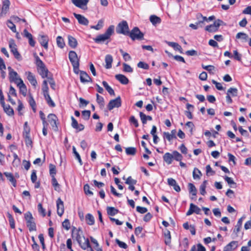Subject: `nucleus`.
Returning <instances> with one entry per match:
<instances>
[{"instance_id":"nucleus-1","label":"nucleus","mask_w":251,"mask_h":251,"mask_svg":"<svg viewBox=\"0 0 251 251\" xmlns=\"http://www.w3.org/2000/svg\"><path fill=\"white\" fill-rule=\"evenodd\" d=\"M115 26L113 25H110L106 30L105 32L100 35H98L93 40L97 44H103L106 43V44L110 41L111 36L114 33Z\"/></svg>"},{"instance_id":"nucleus-2","label":"nucleus","mask_w":251,"mask_h":251,"mask_svg":"<svg viewBox=\"0 0 251 251\" xmlns=\"http://www.w3.org/2000/svg\"><path fill=\"white\" fill-rule=\"evenodd\" d=\"M25 218L26 222V226L29 231L36 230V224L31 213L30 212H26L25 214Z\"/></svg>"},{"instance_id":"nucleus-3","label":"nucleus","mask_w":251,"mask_h":251,"mask_svg":"<svg viewBox=\"0 0 251 251\" xmlns=\"http://www.w3.org/2000/svg\"><path fill=\"white\" fill-rule=\"evenodd\" d=\"M128 25L126 21H122L119 23L116 28V32L118 34H122L127 35L129 33Z\"/></svg>"},{"instance_id":"nucleus-4","label":"nucleus","mask_w":251,"mask_h":251,"mask_svg":"<svg viewBox=\"0 0 251 251\" xmlns=\"http://www.w3.org/2000/svg\"><path fill=\"white\" fill-rule=\"evenodd\" d=\"M132 40H141L144 38V34L141 32L137 27H134L130 31H129L128 35Z\"/></svg>"},{"instance_id":"nucleus-5","label":"nucleus","mask_w":251,"mask_h":251,"mask_svg":"<svg viewBox=\"0 0 251 251\" xmlns=\"http://www.w3.org/2000/svg\"><path fill=\"white\" fill-rule=\"evenodd\" d=\"M0 103L2 106L4 111L8 116H11L14 115V113L13 108L9 105H5L4 100V96L1 90H0Z\"/></svg>"},{"instance_id":"nucleus-6","label":"nucleus","mask_w":251,"mask_h":251,"mask_svg":"<svg viewBox=\"0 0 251 251\" xmlns=\"http://www.w3.org/2000/svg\"><path fill=\"white\" fill-rule=\"evenodd\" d=\"M9 47L10 49V51L13 53L15 58L18 61L22 60V56L18 52L17 48V45L13 40L9 41Z\"/></svg>"},{"instance_id":"nucleus-7","label":"nucleus","mask_w":251,"mask_h":251,"mask_svg":"<svg viewBox=\"0 0 251 251\" xmlns=\"http://www.w3.org/2000/svg\"><path fill=\"white\" fill-rule=\"evenodd\" d=\"M8 70L9 71V81L11 82H13L17 84L18 82L22 80V79L18 75L17 73L14 71V70L11 67H8Z\"/></svg>"},{"instance_id":"nucleus-8","label":"nucleus","mask_w":251,"mask_h":251,"mask_svg":"<svg viewBox=\"0 0 251 251\" xmlns=\"http://www.w3.org/2000/svg\"><path fill=\"white\" fill-rule=\"evenodd\" d=\"M224 24V22L221 20H217L214 22L213 24L207 25L205 27V30L209 32H214L218 30L219 26Z\"/></svg>"},{"instance_id":"nucleus-9","label":"nucleus","mask_w":251,"mask_h":251,"mask_svg":"<svg viewBox=\"0 0 251 251\" xmlns=\"http://www.w3.org/2000/svg\"><path fill=\"white\" fill-rule=\"evenodd\" d=\"M69 58L73 66L75 68H77L78 66H79L78 58L76 53L73 50H71L69 53Z\"/></svg>"},{"instance_id":"nucleus-10","label":"nucleus","mask_w":251,"mask_h":251,"mask_svg":"<svg viewBox=\"0 0 251 251\" xmlns=\"http://www.w3.org/2000/svg\"><path fill=\"white\" fill-rule=\"evenodd\" d=\"M122 101L120 96L116 98L115 99L112 100L109 102L107 108L109 110H111L114 108H118L121 106Z\"/></svg>"},{"instance_id":"nucleus-11","label":"nucleus","mask_w":251,"mask_h":251,"mask_svg":"<svg viewBox=\"0 0 251 251\" xmlns=\"http://www.w3.org/2000/svg\"><path fill=\"white\" fill-rule=\"evenodd\" d=\"M89 0H72V3L76 7L83 10L87 9V3Z\"/></svg>"},{"instance_id":"nucleus-12","label":"nucleus","mask_w":251,"mask_h":251,"mask_svg":"<svg viewBox=\"0 0 251 251\" xmlns=\"http://www.w3.org/2000/svg\"><path fill=\"white\" fill-rule=\"evenodd\" d=\"M38 40L41 45L45 49L47 50L48 48V42L49 40L48 36L43 34H40L38 35Z\"/></svg>"},{"instance_id":"nucleus-13","label":"nucleus","mask_w":251,"mask_h":251,"mask_svg":"<svg viewBox=\"0 0 251 251\" xmlns=\"http://www.w3.org/2000/svg\"><path fill=\"white\" fill-rule=\"evenodd\" d=\"M49 122L52 126V128L54 131H57L58 127L56 124V121H57V117L55 114H50L48 116Z\"/></svg>"},{"instance_id":"nucleus-14","label":"nucleus","mask_w":251,"mask_h":251,"mask_svg":"<svg viewBox=\"0 0 251 251\" xmlns=\"http://www.w3.org/2000/svg\"><path fill=\"white\" fill-rule=\"evenodd\" d=\"M74 16L77 20L79 24L84 25H88L89 21L84 16L75 13H74Z\"/></svg>"},{"instance_id":"nucleus-15","label":"nucleus","mask_w":251,"mask_h":251,"mask_svg":"<svg viewBox=\"0 0 251 251\" xmlns=\"http://www.w3.org/2000/svg\"><path fill=\"white\" fill-rule=\"evenodd\" d=\"M176 129L172 130L170 133L164 132L163 133V138L170 142L174 139H176Z\"/></svg>"},{"instance_id":"nucleus-16","label":"nucleus","mask_w":251,"mask_h":251,"mask_svg":"<svg viewBox=\"0 0 251 251\" xmlns=\"http://www.w3.org/2000/svg\"><path fill=\"white\" fill-rule=\"evenodd\" d=\"M238 247V241H232L224 247L223 251H232L235 250Z\"/></svg>"},{"instance_id":"nucleus-17","label":"nucleus","mask_w":251,"mask_h":251,"mask_svg":"<svg viewBox=\"0 0 251 251\" xmlns=\"http://www.w3.org/2000/svg\"><path fill=\"white\" fill-rule=\"evenodd\" d=\"M56 206L57 214L59 216H61L64 213V208L63 202L60 198H58L56 201Z\"/></svg>"},{"instance_id":"nucleus-18","label":"nucleus","mask_w":251,"mask_h":251,"mask_svg":"<svg viewBox=\"0 0 251 251\" xmlns=\"http://www.w3.org/2000/svg\"><path fill=\"white\" fill-rule=\"evenodd\" d=\"M25 74L27 76V79L29 81L30 84L35 87L37 84V82L35 77V76L30 72H26Z\"/></svg>"},{"instance_id":"nucleus-19","label":"nucleus","mask_w":251,"mask_h":251,"mask_svg":"<svg viewBox=\"0 0 251 251\" xmlns=\"http://www.w3.org/2000/svg\"><path fill=\"white\" fill-rule=\"evenodd\" d=\"M168 183L170 186H173L174 189L177 192L180 191V188L176 183L175 179L172 178H169L167 179Z\"/></svg>"},{"instance_id":"nucleus-20","label":"nucleus","mask_w":251,"mask_h":251,"mask_svg":"<svg viewBox=\"0 0 251 251\" xmlns=\"http://www.w3.org/2000/svg\"><path fill=\"white\" fill-rule=\"evenodd\" d=\"M188 186L189 192L192 195V197H190L191 199H196V196L197 192L196 187L193 183H189Z\"/></svg>"},{"instance_id":"nucleus-21","label":"nucleus","mask_w":251,"mask_h":251,"mask_svg":"<svg viewBox=\"0 0 251 251\" xmlns=\"http://www.w3.org/2000/svg\"><path fill=\"white\" fill-rule=\"evenodd\" d=\"M164 236V242L167 246H170L171 243V235L170 231L168 229H165L163 231Z\"/></svg>"},{"instance_id":"nucleus-22","label":"nucleus","mask_w":251,"mask_h":251,"mask_svg":"<svg viewBox=\"0 0 251 251\" xmlns=\"http://www.w3.org/2000/svg\"><path fill=\"white\" fill-rule=\"evenodd\" d=\"M17 86L20 89V92L24 96H25L27 93V89L25 85L24 84L23 80L17 84Z\"/></svg>"},{"instance_id":"nucleus-23","label":"nucleus","mask_w":251,"mask_h":251,"mask_svg":"<svg viewBox=\"0 0 251 251\" xmlns=\"http://www.w3.org/2000/svg\"><path fill=\"white\" fill-rule=\"evenodd\" d=\"M80 79L81 82L83 83H86L91 81L90 77L86 72L83 71L80 72Z\"/></svg>"},{"instance_id":"nucleus-24","label":"nucleus","mask_w":251,"mask_h":251,"mask_svg":"<svg viewBox=\"0 0 251 251\" xmlns=\"http://www.w3.org/2000/svg\"><path fill=\"white\" fill-rule=\"evenodd\" d=\"M4 175L7 178L9 181L12 183L14 187H16L17 185V181L16 179L14 178L13 174L11 173L5 172Z\"/></svg>"},{"instance_id":"nucleus-25","label":"nucleus","mask_w":251,"mask_h":251,"mask_svg":"<svg viewBox=\"0 0 251 251\" xmlns=\"http://www.w3.org/2000/svg\"><path fill=\"white\" fill-rule=\"evenodd\" d=\"M113 62V57L110 54H107L105 57V62L106 63L105 67L106 69H109L112 67V63Z\"/></svg>"},{"instance_id":"nucleus-26","label":"nucleus","mask_w":251,"mask_h":251,"mask_svg":"<svg viewBox=\"0 0 251 251\" xmlns=\"http://www.w3.org/2000/svg\"><path fill=\"white\" fill-rule=\"evenodd\" d=\"M115 78L123 84H127L128 83V78L123 75L118 74L115 75Z\"/></svg>"},{"instance_id":"nucleus-27","label":"nucleus","mask_w":251,"mask_h":251,"mask_svg":"<svg viewBox=\"0 0 251 251\" xmlns=\"http://www.w3.org/2000/svg\"><path fill=\"white\" fill-rule=\"evenodd\" d=\"M10 4V2L9 0H4L2 1V7L1 14H5L7 12L9 9Z\"/></svg>"},{"instance_id":"nucleus-28","label":"nucleus","mask_w":251,"mask_h":251,"mask_svg":"<svg viewBox=\"0 0 251 251\" xmlns=\"http://www.w3.org/2000/svg\"><path fill=\"white\" fill-rule=\"evenodd\" d=\"M243 219L244 218L242 217L238 220L237 224L235 226V228L233 230V232L236 234L237 236H238V233L240 231V229L242 227Z\"/></svg>"},{"instance_id":"nucleus-29","label":"nucleus","mask_w":251,"mask_h":251,"mask_svg":"<svg viewBox=\"0 0 251 251\" xmlns=\"http://www.w3.org/2000/svg\"><path fill=\"white\" fill-rule=\"evenodd\" d=\"M68 44L73 49H75L77 45V42L76 40L71 35L68 36Z\"/></svg>"},{"instance_id":"nucleus-30","label":"nucleus","mask_w":251,"mask_h":251,"mask_svg":"<svg viewBox=\"0 0 251 251\" xmlns=\"http://www.w3.org/2000/svg\"><path fill=\"white\" fill-rule=\"evenodd\" d=\"M163 160L168 165L171 164L172 163L173 155V153L171 154L169 152H166L165 153L163 157Z\"/></svg>"},{"instance_id":"nucleus-31","label":"nucleus","mask_w":251,"mask_h":251,"mask_svg":"<svg viewBox=\"0 0 251 251\" xmlns=\"http://www.w3.org/2000/svg\"><path fill=\"white\" fill-rule=\"evenodd\" d=\"M166 43L170 47L173 48L175 50H178L180 53L182 52V48L177 43L172 42L166 41Z\"/></svg>"},{"instance_id":"nucleus-32","label":"nucleus","mask_w":251,"mask_h":251,"mask_svg":"<svg viewBox=\"0 0 251 251\" xmlns=\"http://www.w3.org/2000/svg\"><path fill=\"white\" fill-rule=\"evenodd\" d=\"M85 220L87 224L89 225H93L95 223V219L93 216L88 213L85 216Z\"/></svg>"},{"instance_id":"nucleus-33","label":"nucleus","mask_w":251,"mask_h":251,"mask_svg":"<svg viewBox=\"0 0 251 251\" xmlns=\"http://www.w3.org/2000/svg\"><path fill=\"white\" fill-rule=\"evenodd\" d=\"M150 20L154 25L160 24L161 22V19L155 15H151L150 17Z\"/></svg>"},{"instance_id":"nucleus-34","label":"nucleus","mask_w":251,"mask_h":251,"mask_svg":"<svg viewBox=\"0 0 251 251\" xmlns=\"http://www.w3.org/2000/svg\"><path fill=\"white\" fill-rule=\"evenodd\" d=\"M102 85L110 95H115V92L114 90L108 85L107 82L103 81Z\"/></svg>"},{"instance_id":"nucleus-35","label":"nucleus","mask_w":251,"mask_h":251,"mask_svg":"<svg viewBox=\"0 0 251 251\" xmlns=\"http://www.w3.org/2000/svg\"><path fill=\"white\" fill-rule=\"evenodd\" d=\"M44 96V97L45 98V100H46L48 104L51 107H55V103L51 100L49 94H45Z\"/></svg>"},{"instance_id":"nucleus-36","label":"nucleus","mask_w":251,"mask_h":251,"mask_svg":"<svg viewBox=\"0 0 251 251\" xmlns=\"http://www.w3.org/2000/svg\"><path fill=\"white\" fill-rule=\"evenodd\" d=\"M140 117L141 120V121L143 124H145L147 123V120L151 121L152 120V117L150 116H146L143 112H140Z\"/></svg>"},{"instance_id":"nucleus-37","label":"nucleus","mask_w":251,"mask_h":251,"mask_svg":"<svg viewBox=\"0 0 251 251\" xmlns=\"http://www.w3.org/2000/svg\"><path fill=\"white\" fill-rule=\"evenodd\" d=\"M202 174L201 172L197 168H195L193 172V177L194 179H200Z\"/></svg>"},{"instance_id":"nucleus-38","label":"nucleus","mask_w":251,"mask_h":251,"mask_svg":"<svg viewBox=\"0 0 251 251\" xmlns=\"http://www.w3.org/2000/svg\"><path fill=\"white\" fill-rule=\"evenodd\" d=\"M39 72L42 77L44 78L48 77V70L46 68V66L39 68Z\"/></svg>"},{"instance_id":"nucleus-39","label":"nucleus","mask_w":251,"mask_h":251,"mask_svg":"<svg viewBox=\"0 0 251 251\" xmlns=\"http://www.w3.org/2000/svg\"><path fill=\"white\" fill-rule=\"evenodd\" d=\"M107 212L108 215L114 216L118 212V210L113 207H108L107 208Z\"/></svg>"},{"instance_id":"nucleus-40","label":"nucleus","mask_w":251,"mask_h":251,"mask_svg":"<svg viewBox=\"0 0 251 251\" xmlns=\"http://www.w3.org/2000/svg\"><path fill=\"white\" fill-rule=\"evenodd\" d=\"M173 159L177 161H180L183 158L182 155L177 151H173Z\"/></svg>"},{"instance_id":"nucleus-41","label":"nucleus","mask_w":251,"mask_h":251,"mask_svg":"<svg viewBox=\"0 0 251 251\" xmlns=\"http://www.w3.org/2000/svg\"><path fill=\"white\" fill-rule=\"evenodd\" d=\"M56 43L58 47L61 49H63L65 46L64 39L60 36L56 38Z\"/></svg>"},{"instance_id":"nucleus-42","label":"nucleus","mask_w":251,"mask_h":251,"mask_svg":"<svg viewBox=\"0 0 251 251\" xmlns=\"http://www.w3.org/2000/svg\"><path fill=\"white\" fill-rule=\"evenodd\" d=\"M207 183V180H204L201 185L200 187V191L201 195L204 196L206 194L205 188Z\"/></svg>"},{"instance_id":"nucleus-43","label":"nucleus","mask_w":251,"mask_h":251,"mask_svg":"<svg viewBox=\"0 0 251 251\" xmlns=\"http://www.w3.org/2000/svg\"><path fill=\"white\" fill-rule=\"evenodd\" d=\"M84 242H83L82 244L80 243V244H79L81 248L83 250H84L89 248H91L89 239L88 238H84Z\"/></svg>"},{"instance_id":"nucleus-44","label":"nucleus","mask_w":251,"mask_h":251,"mask_svg":"<svg viewBox=\"0 0 251 251\" xmlns=\"http://www.w3.org/2000/svg\"><path fill=\"white\" fill-rule=\"evenodd\" d=\"M136 152V149L134 147H128L126 149V152L127 155H134Z\"/></svg>"},{"instance_id":"nucleus-45","label":"nucleus","mask_w":251,"mask_h":251,"mask_svg":"<svg viewBox=\"0 0 251 251\" xmlns=\"http://www.w3.org/2000/svg\"><path fill=\"white\" fill-rule=\"evenodd\" d=\"M237 39H241L244 41H246L248 39V36L244 32H239L236 35Z\"/></svg>"},{"instance_id":"nucleus-46","label":"nucleus","mask_w":251,"mask_h":251,"mask_svg":"<svg viewBox=\"0 0 251 251\" xmlns=\"http://www.w3.org/2000/svg\"><path fill=\"white\" fill-rule=\"evenodd\" d=\"M6 25L14 33L16 32V28L15 25L13 24V22L11 20H9L7 21Z\"/></svg>"},{"instance_id":"nucleus-47","label":"nucleus","mask_w":251,"mask_h":251,"mask_svg":"<svg viewBox=\"0 0 251 251\" xmlns=\"http://www.w3.org/2000/svg\"><path fill=\"white\" fill-rule=\"evenodd\" d=\"M103 26V20L101 19L99 20L98 22V24L96 25L91 26V28L95 29L96 30H100V29Z\"/></svg>"},{"instance_id":"nucleus-48","label":"nucleus","mask_w":251,"mask_h":251,"mask_svg":"<svg viewBox=\"0 0 251 251\" xmlns=\"http://www.w3.org/2000/svg\"><path fill=\"white\" fill-rule=\"evenodd\" d=\"M120 52L122 54L123 58L125 61H128L131 59V57L130 56V55L128 53L124 52L122 49L120 50Z\"/></svg>"},{"instance_id":"nucleus-49","label":"nucleus","mask_w":251,"mask_h":251,"mask_svg":"<svg viewBox=\"0 0 251 251\" xmlns=\"http://www.w3.org/2000/svg\"><path fill=\"white\" fill-rule=\"evenodd\" d=\"M80 233H82V231L80 230H77L76 233H75L74 232L73 233V236L75 237L77 242L80 244V242H81V237L80 235Z\"/></svg>"},{"instance_id":"nucleus-50","label":"nucleus","mask_w":251,"mask_h":251,"mask_svg":"<svg viewBox=\"0 0 251 251\" xmlns=\"http://www.w3.org/2000/svg\"><path fill=\"white\" fill-rule=\"evenodd\" d=\"M51 183L52 186L54 187L55 190L58 191L59 189V184L54 176H52Z\"/></svg>"},{"instance_id":"nucleus-51","label":"nucleus","mask_w":251,"mask_h":251,"mask_svg":"<svg viewBox=\"0 0 251 251\" xmlns=\"http://www.w3.org/2000/svg\"><path fill=\"white\" fill-rule=\"evenodd\" d=\"M238 90L236 88H230L228 89L227 93L231 94L232 97H236L237 95Z\"/></svg>"},{"instance_id":"nucleus-52","label":"nucleus","mask_w":251,"mask_h":251,"mask_svg":"<svg viewBox=\"0 0 251 251\" xmlns=\"http://www.w3.org/2000/svg\"><path fill=\"white\" fill-rule=\"evenodd\" d=\"M42 90L43 92L44 95L45 94H49V87L48 86V82L46 80H44L43 82Z\"/></svg>"},{"instance_id":"nucleus-53","label":"nucleus","mask_w":251,"mask_h":251,"mask_svg":"<svg viewBox=\"0 0 251 251\" xmlns=\"http://www.w3.org/2000/svg\"><path fill=\"white\" fill-rule=\"evenodd\" d=\"M137 67L145 70H148L149 69V65L147 63L142 61H140L137 64Z\"/></svg>"},{"instance_id":"nucleus-54","label":"nucleus","mask_w":251,"mask_h":251,"mask_svg":"<svg viewBox=\"0 0 251 251\" xmlns=\"http://www.w3.org/2000/svg\"><path fill=\"white\" fill-rule=\"evenodd\" d=\"M97 101L100 106H104V99L102 96H100L98 94L96 95Z\"/></svg>"},{"instance_id":"nucleus-55","label":"nucleus","mask_w":251,"mask_h":251,"mask_svg":"<svg viewBox=\"0 0 251 251\" xmlns=\"http://www.w3.org/2000/svg\"><path fill=\"white\" fill-rule=\"evenodd\" d=\"M84 191L85 192V194L86 195H89L91 196H92L93 195V193L90 190V186L88 184H86L84 185Z\"/></svg>"},{"instance_id":"nucleus-56","label":"nucleus","mask_w":251,"mask_h":251,"mask_svg":"<svg viewBox=\"0 0 251 251\" xmlns=\"http://www.w3.org/2000/svg\"><path fill=\"white\" fill-rule=\"evenodd\" d=\"M36 64L39 68H43L45 66L44 62L40 59L38 56L36 57Z\"/></svg>"},{"instance_id":"nucleus-57","label":"nucleus","mask_w":251,"mask_h":251,"mask_svg":"<svg viewBox=\"0 0 251 251\" xmlns=\"http://www.w3.org/2000/svg\"><path fill=\"white\" fill-rule=\"evenodd\" d=\"M91 112L90 110H84L82 112V115L84 119L88 120L90 116Z\"/></svg>"},{"instance_id":"nucleus-58","label":"nucleus","mask_w":251,"mask_h":251,"mask_svg":"<svg viewBox=\"0 0 251 251\" xmlns=\"http://www.w3.org/2000/svg\"><path fill=\"white\" fill-rule=\"evenodd\" d=\"M115 241L120 248L124 249H126L127 248V246L125 243L121 241L118 239H116Z\"/></svg>"},{"instance_id":"nucleus-59","label":"nucleus","mask_w":251,"mask_h":251,"mask_svg":"<svg viewBox=\"0 0 251 251\" xmlns=\"http://www.w3.org/2000/svg\"><path fill=\"white\" fill-rule=\"evenodd\" d=\"M136 180L132 179L131 176H128L126 181V183L129 185L136 184Z\"/></svg>"},{"instance_id":"nucleus-60","label":"nucleus","mask_w":251,"mask_h":251,"mask_svg":"<svg viewBox=\"0 0 251 251\" xmlns=\"http://www.w3.org/2000/svg\"><path fill=\"white\" fill-rule=\"evenodd\" d=\"M38 210L39 213H40L43 217L46 216L45 209L43 207L41 203L38 204Z\"/></svg>"},{"instance_id":"nucleus-61","label":"nucleus","mask_w":251,"mask_h":251,"mask_svg":"<svg viewBox=\"0 0 251 251\" xmlns=\"http://www.w3.org/2000/svg\"><path fill=\"white\" fill-rule=\"evenodd\" d=\"M123 67L124 71L126 72L132 73L133 72L132 68L126 63L123 64Z\"/></svg>"},{"instance_id":"nucleus-62","label":"nucleus","mask_w":251,"mask_h":251,"mask_svg":"<svg viewBox=\"0 0 251 251\" xmlns=\"http://www.w3.org/2000/svg\"><path fill=\"white\" fill-rule=\"evenodd\" d=\"M62 226L67 230H68L70 229V223L68 219H65L64 221V222L62 223Z\"/></svg>"},{"instance_id":"nucleus-63","label":"nucleus","mask_w":251,"mask_h":251,"mask_svg":"<svg viewBox=\"0 0 251 251\" xmlns=\"http://www.w3.org/2000/svg\"><path fill=\"white\" fill-rule=\"evenodd\" d=\"M129 122L133 124L136 127H138L139 125L137 120L136 119L134 116H131L129 118Z\"/></svg>"},{"instance_id":"nucleus-64","label":"nucleus","mask_w":251,"mask_h":251,"mask_svg":"<svg viewBox=\"0 0 251 251\" xmlns=\"http://www.w3.org/2000/svg\"><path fill=\"white\" fill-rule=\"evenodd\" d=\"M136 210L137 212H138L140 213L144 214L147 212L148 209L146 207L137 206L136 207Z\"/></svg>"}]
</instances>
